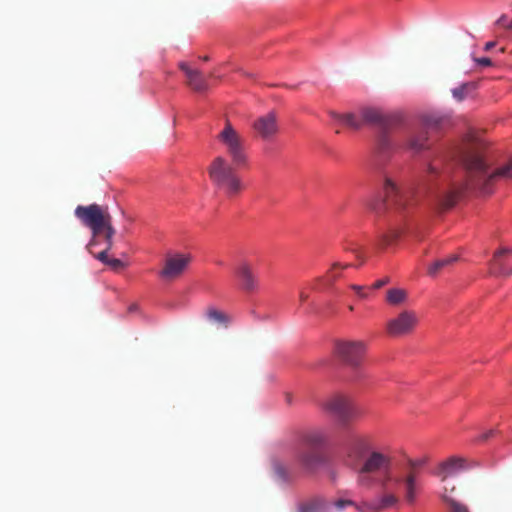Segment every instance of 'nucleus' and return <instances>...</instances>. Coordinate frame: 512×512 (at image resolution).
<instances>
[{
    "instance_id": "nucleus-21",
    "label": "nucleus",
    "mask_w": 512,
    "mask_h": 512,
    "mask_svg": "<svg viewBox=\"0 0 512 512\" xmlns=\"http://www.w3.org/2000/svg\"><path fill=\"white\" fill-rule=\"evenodd\" d=\"M394 150V144L386 131L380 133L377 138L375 153L379 161L385 160Z\"/></svg>"
},
{
    "instance_id": "nucleus-49",
    "label": "nucleus",
    "mask_w": 512,
    "mask_h": 512,
    "mask_svg": "<svg viewBox=\"0 0 512 512\" xmlns=\"http://www.w3.org/2000/svg\"><path fill=\"white\" fill-rule=\"evenodd\" d=\"M349 310H350V311H353V310H354V307H353V306H349Z\"/></svg>"
},
{
    "instance_id": "nucleus-4",
    "label": "nucleus",
    "mask_w": 512,
    "mask_h": 512,
    "mask_svg": "<svg viewBox=\"0 0 512 512\" xmlns=\"http://www.w3.org/2000/svg\"><path fill=\"white\" fill-rule=\"evenodd\" d=\"M235 166L232 161L223 156H217L208 167V174L211 181L219 188L224 189L228 197L238 195L243 189L240 178L235 173Z\"/></svg>"
},
{
    "instance_id": "nucleus-3",
    "label": "nucleus",
    "mask_w": 512,
    "mask_h": 512,
    "mask_svg": "<svg viewBox=\"0 0 512 512\" xmlns=\"http://www.w3.org/2000/svg\"><path fill=\"white\" fill-rule=\"evenodd\" d=\"M390 468L391 459L389 456L379 451H372L364 460L362 465L353 467L352 469L356 472L357 484L364 488H370L377 482L374 475L383 474V478L380 481V487L382 491H386L388 483L392 481Z\"/></svg>"
},
{
    "instance_id": "nucleus-12",
    "label": "nucleus",
    "mask_w": 512,
    "mask_h": 512,
    "mask_svg": "<svg viewBox=\"0 0 512 512\" xmlns=\"http://www.w3.org/2000/svg\"><path fill=\"white\" fill-rule=\"evenodd\" d=\"M190 256L185 254H169L166 256L159 276L167 281L180 277L190 263Z\"/></svg>"
},
{
    "instance_id": "nucleus-11",
    "label": "nucleus",
    "mask_w": 512,
    "mask_h": 512,
    "mask_svg": "<svg viewBox=\"0 0 512 512\" xmlns=\"http://www.w3.org/2000/svg\"><path fill=\"white\" fill-rule=\"evenodd\" d=\"M297 460L307 473H315L328 464L327 455L320 449L301 448L297 453Z\"/></svg>"
},
{
    "instance_id": "nucleus-20",
    "label": "nucleus",
    "mask_w": 512,
    "mask_h": 512,
    "mask_svg": "<svg viewBox=\"0 0 512 512\" xmlns=\"http://www.w3.org/2000/svg\"><path fill=\"white\" fill-rule=\"evenodd\" d=\"M359 114H360V118L362 121V126L364 124H374V125H379L382 128H385L387 125L385 116L381 113L380 110H378L376 108H370V107L362 108L359 111Z\"/></svg>"
},
{
    "instance_id": "nucleus-35",
    "label": "nucleus",
    "mask_w": 512,
    "mask_h": 512,
    "mask_svg": "<svg viewBox=\"0 0 512 512\" xmlns=\"http://www.w3.org/2000/svg\"><path fill=\"white\" fill-rule=\"evenodd\" d=\"M496 24L499 25V26L504 27L507 30H511L512 31V20L508 21V17L505 14L501 15L498 18V20L496 21Z\"/></svg>"
},
{
    "instance_id": "nucleus-45",
    "label": "nucleus",
    "mask_w": 512,
    "mask_h": 512,
    "mask_svg": "<svg viewBox=\"0 0 512 512\" xmlns=\"http://www.w3.org/2000/svg\"><path fill=\"white\" fill-rule=\"evenodd\" d=\"M495 45H496V42H494V41L487 42L484 46V50L490 51L492 48L495 47Z\"/></svg>"
},
{
    "instance_id": "nucleus-25",
    "label": "nucleus",
    "mask_w": 512,
    "mask_h": 512,
    "mask_svg": "<svg viewBox=\"0 0 512 512\" xmlns=\"http://www.w3.org/2000/svg\"><path fill=\"white\" fill-rule=\"evenodd\" d=\"M458 260V256L453 254L449 255L447 257L438 259L434 261L432 264L428 266V274L432 277L437 276L442 270L446 269L447 267L451 266L453 263H455Z\"/></svg>"
},
{
    "instance_id": "nucleus-32",
    "label": "nucleus",
    "mask_w": 512,
    "mask_h": 512,
    "mask_svg": "<svg viewBox=\"0 0 512 512\" xmlns=\"http://www.w3.org/2000/svg\"><path fill=\"white\" fill-rule=\"evenodd\" d=\"M273 472L274 474L283 481H286L289 479V472L284 463H282L280 460H274L273 461Z\"/></svg>"
},
{
    "instance_id": "nucleus-9",
    "label": "nucleus",
    "mask_w": 512,
    "mask_h": 512,
    "mask_svg": "<svg viewBox=\"0 0 512 512\" xmlns=\"http://www.w3.org/2000/svg\"><path fill=\"white\" fill-rule=\"evenodd\" d=\"M370 439L366 435H351L344 447V464L349 467H358L372 452Z\"/></svg>"
},
{
    "instance_id": "nucleus-16",
    "label": "nucleus",
    "mask_w": 512,
    "mask_h": 512,
    "mask_svg": "<svg viewBox=\"0 0 512 512\" xmlns=\"http://www.w3.org/2000/svg\"><path fill=\"white\" fill-rule=\"evenodd\" d=\"M510 256H512V250L510 249L503 248L496 251L490 263L492 273L501 276L511 275L512 264L509 260Z\"/></svg>"
},
{
    "instance_id": "nucleus-14",
    "label": "nucleus",
    "mask_w": 512,
    "mask_h": 512,
    "mask_svg": "<svg viewBox=\"0 0 512 512\" xmlns=\"http://www.w3.org/2000/svg\"><path fill=\"white\" fill-rule=\"evenodd\" d=\"M253 129L264 140L273 138L278 132L277 117L274 112L260 116L253 122Z\"/></svg>"
},
{
    "instance_id": "nucleus-8",
    "label": "nucleus",
    "mask_w": 512,
    "mask_h": 512,
    "mask_svg": "<svg viewBox=\"0 0 512 512\" xmlns=\"http://www.w3.org/2000/svg\"><path fill=\"white\" fill-rule=\"evenodd\" d=\"M366 351L367 343L363 340L342 339L335 342V355L354 369L362 365Z\"/></svg>"
},
{
    "instance_id": "nucleus-23",
    "label": "nucleus",
    "mask_w": 512,
    "mask_h": 512,
    "mask_svg": "<svg viewBox=\"0 0 512 512\" xmlns=\"http://www.w3.org/2000/svg\"><path fill=\"white\" fill-rule=\"evenodd\" d=\"M328 505L322 497H314L299 505L298 512H327Z\"/></svg>"
},
{
    "instance_id": "nucleus-28",
    "label": "nucleus",
    "mask_w": 512,
    "mask_h": 512,
    "mask_svg": "<svg viewBox=\"0 0 512 512\" xmlns=\"http://www.w3.org/2000/svg\"><path fill=\"white\" fill-rule=\"evenodd\" d=\"M206 316L208 320L222 324L225 327L230 323V317L214 307H209L206 310Z\"/></svg>"
},
{
    "instance_id": "nucleus-22",
    "label": "nucleus",
    "mask_w": 512,
    "mask_h": 512,
    "mask_svg": "<svg viewBox=\"0 0 512 512\" xmlns=\"http://www.w3.org/2000/svg\"><path fill=\"white\" fill-rule=\"evenodd\" d=\"M331 116L337 120L340 124L347 126L350 129L358 130L362 127V121L360 118V114L356 115L354 113H345L340 114L336 112H332Z\"/></svg>"
},
{
    "instance_id": "nucleus-18",
    "label": "nucleus",
    "mask_w": 512,
    "mask_h": 512,
    "mask_svg": "<svg viewBox=\"0 0 512 512\" xmlns=\"http://www.w3.org/2000/svg\"><path fill=\"white\" fill-rule=\"evenodd\" d=\"M328 437L321 430H312L305 432L300 437V445L302 448L320 449L327 444Z\"/></svg>"
},
{
    "instance_id": "nucleus-33",
    "label": "nucleus",
    "mask_w": 512,
    "mask_h": 512,
    "mask_svg": "<svg viewBox=\"0 0 512 512\" xmlns=\"http://www.w3.org/2000/svg\"><path fill=\"white\" fill-rule=\"evenodd\" d=\"M400 233L397 230H392L388 234H383L379 237L377 245L380 248H385L391 245L396 239H398Z\"/></svg>"
},
{
    "instance_id": "nucleus-37",
    "label": "nucleus",
    "mask_w": 512,
    "mask_h": 512,
    "mask_svg": "<svg viewBox=\"0 0 512 512\" xmlns=\"http://www.w3.org/2000/svg\"><path fill=\"white\" fill-rule=\"evenodd\" d=\"M109 251L110 250H107V248H105L103 251L95 255V258L101 261L103 264L108 265V262L110 260V258L108 257Z\"/></svg>"
},
{
    "instance_id": "nucleus-41",
    "label": "nucleus",
    "mask_w": 512,
    "mask_h": 512,
    "mask_svg": "<svg viewBox=\"0 0 512 512\" xmlns=\"http://www.w3.org/2000/svg\"><path fill=\"white\" fill-rule=\"evenodd\" d=\"M390 282V278L389 277H385L383 279H379L377 280L372 286H371V289H379L383 286H385L386 284H388Z\"/></svg>"
},
{
    "instance_id": "nucleus-24",
    "label": "nucleus",
    "mask_w": 512,
    "mask_h": 512,
    "mask_svg": "<svg viewBox=\"0 0 512 512\" xmlns=\"http://www.w3.org/2000/svg\"><path fill=\"white\" fill-rule=\"evenodd\" d=\"M350 266H351L350 264H343L340 262H335L332 264L331 268L327 271L326 275L316 278V282L324 283V284H332L335 280H337L341 276V271Z\"/></svg>"
},
{
    "instance_id": "nucleus-31",
    "label": "nucleus",
    "mask_w": 512,
    "mask_h": 512,
    "mask_svg": "<svg viewBox=\"0 0 512 512\" xmlns=\"http://www.w3.org/2000/svg\"><path fill=\"white\" fill-rule=\"evenodd\" d=\"M444 119L437 115H427L423 117V126L425 129H437L441 127Z\"/></svg>"
},
{
    "instance_id": "nucleus-7",
    "label": "nucleus",
    "mask_w": 512,
    "mask_h": 512,
    "mask_svg": "<svg viewBox=\"0 0 512 512\" xmlns=\"http://www.w3.org/2000/svg\"><path fill=\"white\" fill-rule=\"evenodd\" d=\"M217 140L223 145L235 166L246 164L245 140L229 120L225 122L224 128L217 135Z\"/></svg>"
},
{
    "instance_id": "nucleus-10",
    "label": "nucleus",
    "mask_w": 512,
    "mask_h": 512,
    "mask_svg": "<svg viewBox=\"0 0 512 512\" xmlns=\"http://www.w3.org/2000/svg\"><path fill=\"white\" fill-rule=\"evenodd\" d=\"M418 316L412 310H403L396 317L386 323V332L391 337H400L411 334L418 325Z\"/></svg>"
},
{
    "instance_id": "nucleus-43",
    "label": "nucleus",
    "mask_w": 512,
    "mask_h": 512,
    "mask_svg": "<svg viewBox=\"0 0 512 512\" xmlns=\"http://www.w3.org/2000/svg\"><path fill=\"white\" fill-rule=\"evenodd\" d=\"M452 512H468V510L466 507H464L460 504L454 503L452 505Z\"/></svg>"
},
{
    "instance_id": "nucleus-19",
    "label": "nucleus",
    "mask_w": 512,
    "mask_h": 512,
    "mask_svg": "<svg viewBox=\"0 0 512 512\" xmlns=\"http://www.w3.org/2000/svg\"><path fill=\"white\" fill-rule=\"evenodd\" d=\"M465 462L466 460L463 458L451 457L439 465L437 475L444 481L446 478L465 469Z\"/></svg>"
},
{
    "instance_id": "nucleus-30",
    "label": "nucleus",
    "mask_w": 512,
    "mask_h": 512,
    "mask_svg": "<svg viewBox=\"0 0 512 512\" xmlns=\"http://www.w3.org/2000/svg\"><path fill=\"white\" fill-rule=\"evenodd\" d=\"M427 140L426 133H420L413 136L408 141V148L416 152L426 148L425 141Z\"/></svg>"
},
{
    "instance_id": "nucleus-27",
    "label": "nucleus",
    "mask_w": 512,
    "mask_h": 512,
    "mask_svg": "<svg viewBox=\"0 0 512 512\" xmlns=\"http://www.w3.org/2000/svg\"><path fill=\"white\" fill-rule=\"evenodd\" d=\"M383 492V495L378 500H376L378 512L389 507H393L397 505L399 502V497L395 495L393 492H390L389 487L387 488L386 491Z\"/></svg>"
},
{
    "instance_id": "nucleus-5",
    "label": "nucleus",
    "mask_w": 512,
    "mask_h": 512,
    "mask_svg": "<svg viewBox=\"0 0 512 512\" xmlns=\"http://www.w3.org/2000/svg\"><path fill=\"white\" fill-rule=\"evenodd\" d=\"M383 193V205L386 209L402 212L409 209L415 203L413 190L400 187L394 178L388 174L383 176Z\"/></svg>"
},
{
    "instance_id": "nucleus-1",
    "label": "nucleus",
    "mask_w": 512,
    "mask_h": 512,
    "mask_svg": "<svg viewBox=\"0 0 512 512\" xmlns=\"http://www.w3.org/2000/svg\"><path fill=\"white\" fill-rule=\"evenodd\" d=\"M502 181H512V158L493 168L484 147L471 144L458 159L440 154L428 163L424 186L431 206L442 211L452 208L468 194L490 195Z\"/></svg>"
},
{
    "instance_id": "nucleus-48",
    "label": "nucleus",
    "mask_w": 512,
    "mask_h": 512,
    "mask_svg": "<svg viewBox=\"0 0 512 512\" xmlns=\"http://www.w3.org/2000/svg\"><path fill=\"white\" fill-rule=\"evenodd\" d=\"M287 402L290 403L291 402V396L290 395H287Z\"/></svg>"
},
{
    "instance_id": "nucleus-34",
    "label": "nucleus",
    "mask_w": 512,
    "mask_h": 512,
    "mask_svg": "<svg viewBox=\"0 0 512 512\" xmlns=\"http://www.w3.org/2000/svg\"><path fill=\"white\" fill-rule=\"evenodd\" d=\"M359 512H378L376 501H362L353 505Z\"/></svg>"
},
{
    "instance_id": "nucleus-38",
    "label": "nucleus",
    "mask_w": 512,
    "mask_h": 512,
    "mask_svg": "<svg viewBox=\"0 0 512 512\" xmlns=\"http://www.w3.org/2000/svg\"><path fill=\"white\" fill-rule=\"evenodd\" d=\"M355 505V502L352 501V500H337L334 502V506L338 509V510H341L343 509L344 507L346 506H353Z\"/></svg>"
},
{
    "instance_id": "nucleus-44",
    "label": "nucleus",
    "mask_w": 512,
    "mask_h": 512,
    "mask_svg": "<svg viewBox=\"0 0 512 512\" xmlns=\"http://www.w3.org/2000/svg\"><path fill=\"white\" fill-rule=\"evenodd\" d=\"M425 463L424 460H410L409 461V465L412 469L416 468V467H420L422 466L423 464ZM411 471H414V470H411Z\"/></svg>"
},
{
    "instance_id": "nucleus-15",
    "label": "nucleus",
    "mask_w": 512,
    "mask_h": 512,
    "mask_svg": "<svg viewBox=\"0 0 512 512\" xmlns=\"http://www.w3.org/2000/svg\"><path fill=\"white\" fill-rule=\"evenodd\" d=\"M178 67L187 78V85L196 92H205L209 88L208 81L198 69H192L186 62H180Z\"/></svg>"
},
{
    "instance_id": "nucleus-40",
    "label": "nucleus",
    "mask_w": 512,
    "mask_h": 512,
    "mask_svg": "<svg viewBox=\"0 0 512 512\" xmlns=\"http://www.w3.org/2000/svg\"><path fill=\"white\" fill-rule=\"evenodd\" d=\"M474 61L480 65V66H484V67H489L492 65V61L490 58L488 57H482V58H474Z\"/></svg>"
},
{
    "instance_id": "nucleus-46",
    "label": "nucleus",
    "mask_w": 512,
    "mask_h": 512,
    "mask_svg": "<svg viewBox=\"0 0 512 512\" xmlns=\"http://www.w3.org/2000/svg\"><path fill=\"white\" fill-rule=\"evenodd\" d=\"M299 298H300L301 302H304V301H306L308 299V294L306 292H304V291H301L300 295H299Z\"/></svg>"
},
{
    "instance_id": "nucleus-2",
    "label": "nucleus",
    "mask_w": 512,
    "mask_h": 512,
    "mask_svg": "<svg viewBox=\"0 0 512 512\" xmlns=\"http://www.w3.org/2000/svg\"><path fill=\"white\" fill-rule=\"evenodd\" d=\"M74 214L83 226L91 230L92 238L86 246L89 253H93L91 248L96 245V238L100 235L104 236L107 250L112 249L116 230L113 226L112 216L107 206L96 203L86 206L78 205L75 208Z\"/></svg>"
},
{
    "instance_id": "nucleus-26",
    "label": "nucleus",
    "mask_w": 512,
    "mask_h": 512,
    "mask_svg": "<svg viewBox=\"0 0 512 512\" xmlns=\"http://www.w3.org/2000/svg\"><path fill=\"white\" fill-rule=\"evenodd\" d=\"M407 291L401 288H391L386 292V301L392 306H399L407 301Z\"/></svg>"
},
{
    "instance_id": "nucleus-13",
    "label": "nucleus",
    "mask_w": 512,
    "mask_h": 512,
    "mask_svg": "<svg viewBox=\"0 0 512 512\" xmlns=\"http://www.w3.org/2000/svg\"><path fill=\"white\" fill-rule=\"evenodd\" d=\"M235 274L244 292L254 293L259 289V279L250 262L241 261L235 269Z\"/></svg>"
},
{
    "instance_id": "nucleus-6",
    "label": "nucleus",
    "mask_w": 512,
    "mask_h": 512,
    "mask_svg": "<svg viewBox=\"0 0 512 512\" xmlns=\"http://www.w3.org/2000/svg\"><path fill=\"white\" fill-rule=\"evenodd\" d=\"M321 408L333 416L342 427H348L360 416L356 404L344 395H334L326 399L321 403Z\"/></svg>"
},
{
    "instance_id": "nucleus-17",
    "label": "nucleus",
    "mask_w": 512,
    "mask_h": 512,
    "mask_svg": "<svg viewBox=\"0 0 512 512\" xmlns=\"http://www.w3.org/2000/svg\"><path fill=\"white\" fill-rule=\"evenodd\" d=\"M392 481H394L396 484H402L403 490H404V496L406 501L409 504H413L416 500V493H417V475L415 471L408 472L403 478L397 477L393 478Z\"/></svg>"
},
{
    "instance_id": "nucleus-42",
    "label": "nucleus",
    "mask_w": 512,
    "mask_h": 512,
    "mask_svg": "<svg viewBox=\"0 0 512 512\" xmlns=\"http://www.w3.org/2000/svg\"><path fill=\"white\" fill-rule=\"evenodd\" d=\"M495 434V430L491 429L479 436V441H486Z\"/></svg>"
},
{
    "instance_id": "nucleus-29",
    "label": "nucleus",
    "mask_w": 512,
    "mask_h": 512,
    "mask_svg": "<svg viewBox=\"0 0 512 512\" xmlns=\"http://www.w3.org/2000/svg\"><path fill=\"white\" fill-rule=\"evenodd\" d=\"M476 85L473 82H467L462 84L461 86L452 89V95L457 101L464 100L473 90H475Z\"/></svg>"
},
{
    "instance_id": "nucleus-47",
    "label": "nucleus",
    "mask_w": 512,
    "mask_h": 512,
    "mask_svg": "<svg viewBox=\"0 0 512 512\" xmlns=\"http://www.w3.org/2000/svg\"><path fill=\"white\" fill-rule=\"evenodd\" d=\"M203 61H209V57L208 56H204L201 58Z\"/></svg>"
},
{
    "instance_id": "nucleus-36",
    "label": "nucleus",
    "mask_w": 512,
    "mask_h": 512,
    "mask_svg": "<svg viewBox=\"0 0 512 512\" xmlns=\"http://www.w3.org/2000/svg\"><path fill=\"white\" fill-rule=\"evenodd\" d=\"M350 288L357 294V296L361 299H365L368 297V294L365 292V287L352 284Z\"/></svg>"
},
{
    "instance_id": "nucleus-39",
    "label": "nucleus",
    "mask_w": 512,
    "mask_h": 512,
    "mask_svg": "<svg viewBox=\"0 0 512 512\" xmlns=\"http://www.w3.org/2000/svg\"><path fill=\"white\" fill-rule=\"evenodd\" d=\"M108 266H110L114 270H119L124 267V263L120 259L110 258Z\"/></svg>"
}]
</instances>
